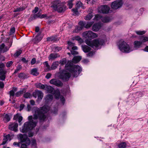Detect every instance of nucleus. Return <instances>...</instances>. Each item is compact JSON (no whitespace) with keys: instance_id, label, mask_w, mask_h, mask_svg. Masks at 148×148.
<instances>
[{"instance_id":"59","label":"nucleus","mask_w":148,"mask_h":148,"mask_svg":"<svg viewBox=\"0 0 148 148\" xmlns=\"http://www.w3.org/2000/svg\"><path fill=\"white\" fill-rule=\"evenodd\" d=\"M94 52L93 51H90L87 54V56L88 57H91L94 54Z\"/></svg>"},{"instance_id":"16","label":"nucleus","mask_w":148,"mask_h":148,"mask_svg":"<svg viewBox=\"0 0 148 148\" xmlns=\"http://www.w3.org/2000/svg\"><path fill=\"white\" fill-rule=\"evenodd\" d=\"M17 90V87H13L12 89L10 90L8 92V94L10 95V98L11 97L12 99H13L14 96L15 95V92Z\"/></svg>"},{"instance_id":"58","label":"nucleus","mask_w":148,"mask_h":148,"mask_svg":"<svg viewBox=\"0 0 148 148\" xmlns=\"http://www.w3.org/2000/svg\"><path fill=\"white\" fill-rule=\"evenodd\" d=\"M104 38V39H102V46L104 44H105V42H107V40L106 37L105 36H102V38Z\"/></svg>"},{"instance_id":"17","label":"nucleus","mask_w":148,"mask_h":148,"mask_svg":"<svg viewBox=\"0 0 148 148\" xmlns=\"http://www.w3.org/2000/svg\"><path fill=\"white\" fill-rule=\"evenodd\" d=\"M79 25H80V26L77 27H76L75 29V32H78L79 31L81 30L82 29L83 27H84V24L83 23V21H80L78 23Z\"/></svg>"},{"instance_id":"64","label":"nucleus","mask_w":148,"mask_h":148,"mask_svg":"<svg viewBox=\"0 0 148 148\" xmlns=\"http://www.w3.org/2000/svg\"><path fill=\"white\" fill-rule=\"evenodd\" d=\"M38 90L35 91L33 93V96L35 98H36L38 95Z\"/></svg>"},{"instance_id":"19","label":"nucleus","mask_w":148,"mask_h":148,"mask_svg":"<svg viewBox=\"0 0 148 148\" xmlns=\"http://www.w3.org/2000/svg\"><path fill=\"white\" fill-rule=\"evenodd\" d=\"M11 115H10L8 114H6L4 115V116L3 117V121H4L5 123H7L9 122L11 118Z\"/></svg>"},{"instance_id":"7","label":"nucleus","mask_w":148,"mask_h":148,"mask_svg":"<svg viewBox=\"0 0 148 148\" xmlns=\"http://www.w3.org/2000/svg\"><path fill=\"white\" fill-rule=\"evenodd\" d=\"M36 127V124H32L30 122H26L24 124L22 128H20L21 132L23 133H27Z\"/></svg>"},{"instance_id":"37","label":"nucleus","mask_w":148,"mask_h":148,"mask_svg":"<svg viewBox=\"0 0 148 148\" xmlns=\"http://www.w3.org/2000/svg\"><path fill=\"white\" fill-rule=\"evenodd\" d=\"M101 18H102V16L99 14H97L95 15L94 20L96 21H98Z\"/></svg>"},{"instance_id":"27","label":"nucleus","mask_w":148,"mask_h":148,"mask_svg":"<svg viewBox=\"0 0 148 148\" xmlns=\"http://www.w3.org/2000/svg\"><path fill=\"white\" fill-rule=\"evenodd\" d=\"M31 72V74L34 76H37L39 74V73L38 71V70L36 68H34L32 69Z\"/></svg>"},{"instance_id":"18","label":"nucleus","mask_w":148,"mask_h":148,"mask_svg":"<svg viewBox=\"0 0 148 148\" xmlns=\"http://www.w3.org/2000/svg\"><path fill=\"white\" fill-rule=\"evenodd\" d=\"M110 8L107 5H102V14H107L109 13Z\"/></svg>"},{"instance_id":"9","label":"nucleus","mask_w":148,"mask_h":148,"mask_svg":"<svg viewBox=\"0 0 148 148\" xmlns=\"http://www.w3.org/2000/svg\"><path fill=\"white\" fill-rule=\"evenodd\" d=\"M83 35L86 38H88L90 40H91L97 37V35L96 33L93 32L91 31H88L84 32L83 33Z\"/></svg>"},{"instance_id":"22","label":"nucleus","mask_w":148,"mask_h":148,"mask_svg":"<svg viewBox=\"0 0 148 148\" xmlns=\"http://www.w3.org/2000/svg\"><path fill=\"white\" fill-rule=\"evenodd\" d=\"M142 44V42L141 41H138V40L135 41L134 42V45L135 48H139Z\"/></svg>"},{"instance_id":"49","label":"nucleus","mask_w":148,"mask_h":148,"mask_svg":"<svg viewBox=\"0 0 148 148\" xmlns=\"http://www.w3.org/2000/svg\"><path fill=\"white\" fill-rule=\"evenodd\" d=\"M72 2H73L72 1H68L67 5L69 6V8L70 9L73 7V4Z\"/></svg>"},{"instance_id":"4","label":"nucleus","mask_w":148,"mask_h":148,"mask_svg":"<svg viewBox=\"0 0 148 148\" xmlns=\"http://www.w3.org/2000/svg\"><path fill=\"white\" fill-rule=\"evenodd\" d=\"M85 42L91 47L98 49L99 47L102 45V39L97 38L92 40L86 39L85 40Z\"/></svg>"},{"instance_id":"10","label":"nucleus","mask_w":148,"mask_h":148,"mask_svg":"<svg viewBox=\"0 0 148 148\" xmlns=\"http://www.w3.org/2000/svg\"><path fill=\"white\" fill-rule=\"evenodd\" d=\"M122 1L123 0H116L113 2L111 5V8L113 9L116 10L121 7L123 4Z\"/></svg>"},{"instance_id":"23","label":"nucleus","mask_w":148,"mask_h":148,"mask_svg":"<svg viewBox=\"0 0 148 148\" xmlns=\"http://www.w3.org/2000/svg\"><path fill=\"white\" fill-rule=\"evenodd\" d=\"M5 67V64L3 63H0V73L5 74L6 71L3 68Z\"/></svg>"},{"instance_id":"43","label":"nucleus","mask_w":148,"mask_h":148,"mask_svg":"<svg viewBox=\"0 0 148 148\" xmlns=\"http://www.w3.org/2000/svg\"><path fill=\"white\" fill-rule=\"evenodd\" d=\"M22 51L21 49L19 50L18 51H17L14 54V57H18L21 54Z\"/></svg>"},{"instance_id":"2","label":"nucleus","mask_w":148,"mask_h":148,"mask_svg":"<svg viewBox=\"0 0 148 148\" xmlns=\"http://www.w3.org/2000/svg\"><path fill=\"white\" fill-rule=\"evenodd\" d=\"M49 110V107L47 106L44 105L38 108L35 111L33 115V119L37 120L38 119L40 122L44 121L46 118V116L45 114L48 112Z\"/></svg>"},{"instance_id":"45","label":"nucleus","mask_w":148,"mask_h":148,"mask_svg":"<svg viewBox=\"0 0 148 148\" xmlns=\"http://www.w3.org/2000/svg\"><path fill=\"white\" fill-rule=\"evenodd\" d=\"M140 40L141 42H142V43L148 41V37L147 36L143 37L141 38Z\"/></svg>"},{"instance_id":"50","label":"nucleus","mask_w":148,"mask_h":148,"mask_svg":"<svg viewBox=\"0 0 148 148\" xmlns=\"http://www.w3.org/2000/svg\"><path fill=\"white\" fill-rule=\"evenodd\" d=\"M21 143L22 142L21 141L18 143L14 142L13 143V145L15 146H18L20 147Z\"/></svg>"},{"instance_id":"44","label":"nucleus","mask_w":148,"mask_h":148,"mask_svg":"<svg viewBox=\"0 0 148 148\" xmlns=\"http://www.w3.org/2000/svg\"><path fill=\"white\" fill-rule=\"evenodd\" d=\"M7 72V71H6L5 74L0 73V79L1 80L4 81L5 80L6 77L5 75Z\"/></svg>"},{"instance_id":"53","label":"nucleus","mask_w":148,"mask_h":148,"mask_svg":"<svg viewBox=\"0 0 148 148\" xmlns=\"http://www.w3.org/2000/svg\"><path fill=\"white\" fill-rule=\"evenodd\" d=\"M83 4L80 2H78V3L76 4L75 6L78 8L81 7H82Z\"/></svg>"},{"instance_id":"1","label":"nucleus","mask_w":148,"mask_h":148,"mask_svg":"<svg viewBox=\"0 0 148 148\" xmlns=\"http://www.w3.org/2000/svg\"><path fill=\"white\" fill-rule=\"evenodd\" d=\"M65 69L60 73L59 77L63 81H68L72 74L73 77H77L82 71V68L78 65H74L71 61H68L65 66Z\"/></svg>"},{"instance_id":"41","label":"nucleus","mask_w":148,"mask_h":148,"mask_svg":"<svg viewBox=\"0 0 148 148\" xmlns=\"http://www.w3.org/2000/svg\"><path fill=\"white\" fill-rule=\"evenodd\" d=\"M78 8L75 6V8H73L72 10V11L74 13V14L76 15H78L79 14L78 9Z\"/></svg>"},{"instance_id":"61","label":"nucleus","mask_w":148,"mask_h":148,"mask_svg":"<svg viewBox=\"0 0 148 148\" xmlns=\"http://www.w3.org/2000/svg\"><path fill=\"white\" fill-rule=\"evenodd\" d=\"M19 116V115L18 114H17L16 115L14 116L13 119L17 121V119H18V118Z\"/></svg>"},{"instance_id":"42","label":"nucleus","mask_w":148,"mask_h":148,"mask_svg":"<svg viewBox=\"0 0 148 148\" xmlns=\"http://www.w3.org/2000/svg\"><path fill=\"white\" fill-rule=\"evenodd\" d=\"M126 146V144L125 142L121 143L118 145V147L119 148H125Z\"/></svg>"},{"instance_id":"62","label":"nucleus","mask_w":148,"mask_h":148,"mask_svg":"<svg viewBox=\"0 0 148 148\" xmlns=\"http://www.w3.org/2000/svg\"><path fill=\"white\" fill-rule=\"evenodd\" d=\"M36 62V59L35 58H33L31 61V64L32 65H33Z\"/></svg>"},{"instance_id":"21","label":"nucleus","mask_w":148,"mask_h":148,"mask_svg":"<svg viewBox=\"0 0 148 148\" xmlns=\"http://www.w3.org/2000/svg\"><path fill=\"white\" fill-rule=\"evenodd\" d=\"M94 23L93 21L91 22L83 21L84 27L86 28L90 27Z\"/></svg>"},{"instance_id":"39","label":"nucleus","mask_w":148,"mask_h":148,"mask_svg":"<svg viewBox=\"0 0 148 148\" xmlns=\"http://www.w3.org/2000/svg\"><path fill=\"white\" fill-rule=\"evenodd\" d=\"M25 9V8L23 7H20L16 8L14 11V12H20L24 10Z\"/></svg>"},{"instance_id":"40","label":"nucleus","mask_w":148,"mask_h":148,"mask_svg":"<svg viewBox=\"0 0 148 148\" xmlns=\"http://www.w3.org/2000/svg\"><path fill=\"white\" fill-rule=\"evenodd\" d=\"M66 59L65 58H64L60 61V64L61 65L63 66L66 63Z\"/></svg>"},{"instance_id":"30","label":"nucleus","mask_w":148,"mask_h":148,"mask_svg":"<svg viewBox=\"0 0 148 148\" xmlns=\"http://www.w3.org/2000/svg\"><path fill=\"white\" fill-rule=\"evenodd\" d=\"M25 88H23L22 90H20L19 91L16 92L15 94V95L16 97H18L20 96L23 94L24 91H25Z\"/></svg>"},{"instance_id":"8","label":"nucleus","mask_w":148,"mask_h":148,"mask_svg":"<svg viewBox=\"0 0 148 148\" xmlns=\"http://www.w3.org/2000/svg\"><path fill=\"white\" fill-rule=\"evenodd\" d=\"M46 87L45 89H47L49 93L54 95L55 97L56 98H59L60 95V93L58 90L56 89L55 90L54 88L50 86L46 85Z\"/></svg>"},{"instance_id":"26","label":"nucleus","mask_w":148,"mask_h":148,"mask_svg":"<svg viewBox=\"0 0 148 148\" xmlns=\"http://www.w3.org/2000/svg\"><path fill=\"white\" fill-rule=\"evenodd\" d=\"M42 37L40 34V33H38L36 36L35 38L34 39V40L36 42H38L40 41L42 39Z\"/></svg>"},{"instance_id":"51","label":"nucleus","mask_w":148,"mask_h":148,"mask_svg":"<svg viewBox=\"0 0 148 148\" xmlns=\"http://www.w3.org/2000/svg\"><path fill=\"white\" fill-rule=\"evenodd\" d=\"M15 31V28L14 27H12L10 29V32L9 35H11L12 34L14 33Z\"/></svg>"},{"instance_id":"63","label":"nucleus","mask_w":148,"mask_h":148,"mask_svg":"<svg viewBox=\"0 0 148 148\" xmlns=\"http://www.w3.org/2000/svg\"><path fill=\"white\" fill-rule=\"evenodd\" d=\"M71 53L73 55H77L78 54V52L74 50H71Z\"/></svg>"},{"instance_id":"52","label":"nucleus","mask_w":148,"mask_h":148,"mask_svg":"<svg viewBox=\"0 0 148 148\" xmlns=\"http://www.w3.org/2000/svg\"><path fill=\"white\" fill-rule=\"evenodd\" d=\"M13 63V62L12 61H9L8 62L6 63V66L8 68L11 65H12Z\"/></svg>"},{"instance_id":"15","label":"nucleus","mask_w":148,"mask_h":148,"mask_svg":"<svg viewBox=\"0 0 148 148\" xmlns=\"http://www.w3.org/2000/svg\"><path fill=\"white\" fill-rule=\"evenodd\" d=\"M101 27V24L100 23H95L92 27V30L94 32L98 31Z\"/></svg>"},{"instance_id":"48","label":"nucleus","mask_w":148,"mask_h":148,"mask_svg":"<svg viewBox=\"0 0 148 148\" xmlns=\"http://www.w3.org/2000/svg\"><path fill=\"white\" fill-rule=\"evenodd\" d=\"M44 64L47 67V69H48V70L47 71L51 70L50 66L49 65L47 61L45 62L44 63Z\"/></svg>"},{"instance_id":"47","label":"nucleus","mask_w":148,"mask_h":148,"mask_svg":"<svg viewBox=\"0 0 148 148\" xmlns=\"http://www.w3.org/2000/svg\"><path fill=\"white\" fill-rule=\"evenodd\" d=\"M21 68L22 67L21 65H18L16 69H15L14 72L13 73V75L17 73L20 69H21Z\"/></svg>"},{"instance_id":"35","label":"nucleus","mask_w":148,"mask_h":148,"mask_svg":"<svg viewBox=\"0 0 148 148\" xmlns=\"http://www.w3.org/2000/svg\"><path fill=\"white\" fill-rule=\"evenodd\" d=\"M111 19L108 17H102V22L104 23H108L110 21Z\"/></svg>"},{"instance_id":"6","label":"nucleus","mask_w":148,"mask_h":148,"mask_svg":"<svg viewBox=\"0 0 148 148\" xmlns=\"http://www.w3.org/2000/svg\"><path fill=\"white\" fill-rule=\"evenodd\" d=\"M118 47L120 51L123 53H128L132 51L129 44L124 41H120Z\"/></svg>"},{"instance_id":"46","label":"nucleus","mask_w":148,"mask_h":148,"mask_svg":"<svg viewBox=\"0 0 148 148\" xmlns=\"http://www.w3.org/2000/svg\"><path fill=\"white\" fill-rule=\"evenodd\" d=\"M136 32L138 35H142L145 34L146 31H136Z\"/></svg>"},{"instance_id":"36","label":"nucleus","mask_w":148,"mask_h":148,"mask_svg":"<svg viewBox=\"0 0 148 148\" xmlns=\"http://www.w3.org/2000/svg\"><path fill=\"white\" fill-rule=\"evenodd\" d=\"M46 86H45L41 83H39L36 85V86L38 88H40L41 89H45Z\"/></svg>"},{"instance_id":"31","label":"nucleus","mask_w":148,"mask_h":148,"mask_svg":"<svg viewBox=\"0 0 148 148\" xmlns=\"http://www.w3.org/2000/svg\"><path fill=\"white\" fill-rule=\"evenodd\" d=\"M18 77L21 79H25L27 78L28 77L27 75L26 74L23 73H20L18 74Z\"/></svg>"},{"instance_id":"57","label":"nucleus","mask_w":148,"mask_h":148,"mask_svg":"<svg viewBox=\"0 0 148 148\" xmlns=\"http://www.w3.org/2000/svg\"><path fill=\"white\" fill-rule=\"evenodd\" d=\"M18 119V121L19 123V125H21L22 124L21 122L23 119L22 116H19Z\"/></svg>"},{"instance_id":"55","label":"nucleus","mask_w":148,"mask_h":148,"mask_svg":"<svg viewBox=\"0 0 148 148\" xmlns=\"http://www.w3.org/2000/svg\"><path fill=\"white\" fill-rule=\"evenodd\" d=\"M5 45L4 43H3L0 45V52H1L3 50Z\"/></svg>"},{"instance_id":"5","label":"nucleus","mask_w":148,"mask_h":148,"mask_svg":"<svg viewBox=\"0 0 148 148\" xmlns=\"http://www.w3.org/2000/svg\"><path fill=\"white\" fill-rule=\"evenodd\" d=\"M18 138L22 142L20 148H28L31 141L27 136L26 134H20L18 136Z\"/></svg>"},{"instance_id":"12","label":"nucleus","mask_w":148,"mask_h":148,"mask_svg":"<svg viewBox=\"0 0 148 148\" xmlns=\"http://www.w3.org/2000/svg\"><path fill=\"white\" fill-rule=\"evenodd\" d=\"M18 124L17 123H15V122L14 123H12L9 125L8 129L11 130L16 132L18 130Z\"/></svg>"},{"instance_id":"11","label":"nucleus","mask_w":148,"mask_h":148,"mask_svg":"<svg viewBox=\"0 0 148 148\" xmlns=\"http://www.w3.org/2000/svg\"><path fill=\"white\" fill-rule=\"evenodd\" d=\"M50 83L58 87H61L63 85V83L61 81L55 79H53L49 81Z\"/></svg>"},{"instance_id":"25","label":"nucleus","mask_w":148,"mask_h":148,"mask_svg":"<svg viewBox=\"0 0 148 148\" xmlns=\"http://www.w3.org/2000/svg\"><path fill=\"white\" fill-rule=\"evenodd\" d=\"M82 47L83 51L85 53H87L90 51L91 50V48L87 45H82Z\"/></svg>"},{"instance_id":"29","label":"nucleus","mask_w":148,"mask_h":148,"mask_svg":"<svg viewBox=\"0 0 148 148\" xmlns=\"http://www.w3.org/2000/svg\"><path fill=\"white\" fill-rule=\"evenodd\" d=\"M28 119L29 120V122H30V123L32 124L33 125L35 124L36 126V125L37 123H38V121L37 120L36 121H34L33 120V117L32 116H30L28 117Z\"/></svg>"},{"instance_id":"20","label":"nucleus","mask_w":148,"mask_h":148,"mask_svg":"<svg viewBox=\"0 0 148 148\" xmlns=\"http://www.w3.org/2000/svg\"><path fill=\"white\" fill-rule=\"evenodd\" d=\"M60 57V55L57 53H51L49 57V60L50 59H53L58 57Z\"/></svg>"},{"instance_id":"28","label":"nucleus","mask_w":148,"mask_h":148,"mask_svg":"<svg viewBox=\"0 0 148 148\" xmlns=\"http://www.w3.org/2000/svg\"><path fill=\"white\" fill-rule=\"evenodd\" d=\"M93 15L94 14L92 11H91L86 16L85 19L86 20H90L92 17Z\"/></svg>"},{"instance_id":"14","label":"nucleus","mask_w":148,"mask_h":148,"mask_svg":"<svg viewBox=\"0 0 148 148\" xmlns=\"http://www.w3.org/2000/svg\"><path fill=\"white\" fill-rule=\"evenodd\" d=\"M40 13L39 11L37 13L34 14L33 16L31 15L28 21L29 22H31L33 20H35L37 18H40Z\"/></svg>"},{"instance_id":"13","label":"nucleus","mask_w":148,"mask_h":148,"mask_svg":"<svg viewBox=\"0 0 148 148\" xmlns=\"http://www.w3.org/2000/svg\"><path fill=\"white\" fill-rule=\"evenodd\" d=\"M58 40H59V39L56 36H52L47 38V42L52 43L56 42Z\"/></svg>"},{"instance_id":"24","label":"nucleus","mask_w":148,"mask_h":148,"mask_svg":"<svg viewBox=\"0 0 148 148\" xmlns=\"http://www.w3.org/2000/svg\"><path fill=\"white\" fill-rule=\"evenodd\" d=\"M82 59V57L80 56H77L73 57L72 59L73 62H71L73 63V62L77 63L79 62Z\"/></svg>"},{"instance_id":"3","label":"nucleus","mask_w":148,"mask_h":148,"mask_svg":"<svg viewBox=\"0 0 148 148\" xmlns=\"http://www.w3.org/2000/svg\"><path fill=\"white\" fill-rule=\"evenodd\" d=\"M65 4L66 2H61L59 0H56L53 2L51 7L58 13H63L67 9V7L65 5Z\"/></svg>"},{"instance_id":"34","label":"nucleus","mask_w":148,"mask_h":148,"mask_svg":"<svg viewBox=\"0 0 148 148\" xmlns=\"http://www.w3.org/2000/svg\"><path fill=\"white\" fill-rule=\"evenodd\" d=\"M74 38L75 40L78 41L79 43L80 44H81L84 42L83 40L79 36H75Z\"/></svg>"},{"instance_id":"60","label":"nucleus","mask_w":148,"mask_h":148,"mask_svg":"<svg viewBox=\"0 0 148 148\" xmlns=\"http://www.w3.org/2000/svg\"><path fill=\"white\" fill-rule=\"evenodd\" d=\"M55 52H58L59 51H60L62 49L61 47H55Z\"/></svg>"},{"instance_id":"38","label":"nucleus","mask_w":148,"mask_h":148,"mask_svg":"<svg viewBox=\"0 0 148 148\" xmlns=\"http://www.w3.org/2000/svg\"><path fill=\"white\" fill-rule=\"evenodd\" d=\"M32 97V95L30 93L27 92L25 93L23 95V97L26 99H27L28 98H30L31 97Z\"/></svg>"},{"instance_id":"32","label":"nucleus","mask_w":148,"mask_h":148,"mask_svg":"<svg viewBox=\"0 0 148 148\" xmlns=\"http://www.w3.org/2000/svg\"><path fill=\"white\" fill-rule=\"evenodd\" d=\"M59 65V62L56 61L54 62L51 65V68L52 70L56 69Z\"/></svg>"},{"instance_id":"33","label":"nucleus","mask_w":148,"mask_h":148,"mask_svg":"<svg viewBox=\"0 0 148 148\" xmlns=\"http://www.w3.org/2000/svg\"><path fill=\"white\" fill-rule=\"evenodd\" d=\"M38 100H41L43 97V93L40 90H38Z\"/></svg>"},{"instance_id":"56","label":"nucleus","mask_w":148,"mask_h":148,"mask_svg":"<svg viewBox=\"0 0 148 148\" xmlns=\"http://www.w3.org/2000/svg\"><path fill=\"white\" fill-rule=\"evenodd\" d=\"M10 134H8L6 136H4V138L3 140H6L7 141L8 140L9 138L10 137Z\"/></svg>"},{"instance_id":"54","label":"nucleus","mask_w":148,"mask_h":148,"mask_svg":"<svg viewBox=\"0 0 148 148\" xmlns=\"http://www.w3.org/2000/svg\"><path fill=\"white\" fill-rule=\"evenodd\" d=\"M39 10V8L38 7H35L34 9L32 10V12L34 14H36L38 12Z\"/></svg>"}]
</instances>
